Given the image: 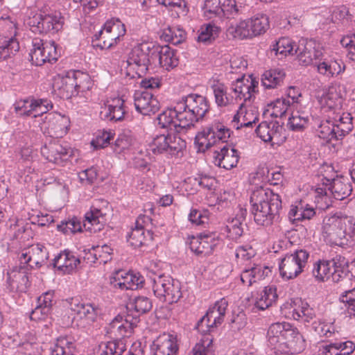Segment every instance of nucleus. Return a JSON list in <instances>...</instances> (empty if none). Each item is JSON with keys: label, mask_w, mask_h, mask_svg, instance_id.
<instances>
[{"label": "nucleus", "mask_w": 355, "mask_h": 355, "mask_svg": "<svg viewBox=\"0 0 355 355\" xmlns=\"http://www.w3.org/2000/svg\"><path fill=\"white\" fill-rule=\"evenodd\" d=\"M49 257L47 248L44 245L39 243L31 245L18 254L20 264H24L29 270L41 268L46 263Z\"/></svg>", "instance_id": "nucleus-15"}, {"label": "nucleus", "mask_w": 355, "mask_h": 355, "mask_svg": "<svg viewBox=\"0 0 355 355\" xmlns=\"http://www.w3.org/2000/svg\"><path fill=\"white\" fill-rule=\"evenodd\" d=\"M220 28L213 23L202 25L198 31L197 41L204 44L212 42L219 35Z\"/></svg>", "instance_id": "nucleus-57"}, {"label": "nucleus", "mask_w": 355, "mask_h": 355, "mask_svg": "<svg viewBox=\"0 0 355 355\" xmlns=\"http://www.w3.org/2000/svg\"><path fill=\"white\" fill-rule=\"evenodd\" d=\"M138 322L139 320L137 316L127 315L124 317L118 315L105 327V335L114 339L129 337Z\"/></svg>", "instance_id": "nucleus-14"}, {"label": "nucleus", "mask_w": 355, "mask_h": 355, "mask_svg": "<svg viewBox=\"0 0 355 355\" xmlns=\"http://www.w3.org/2000/svg\"><path fill=\"white\" fill-rule=\"evenodd\" d=\"M144 277L139 272L133 271H119L115 277V286L121 290H137L144 284Z\"/></svg>", "instance_id": "nucleus-33"}, {"label": "nucleus", "mask_w": 355, "mask_h": 355, "mask_svg": "<svg viewBox=\"0 0 355 355\" xmlns=\"http://www.w3.org/2000/svg\"><path fill=\"white\" fill-rule=\"evenodd\" d=\"M70 309L80 318H85L88 322L94 321L99 313L97 306L89 303H83L78 299H72Z\"/></svg>", "instance_id": "nucleus-42"}, {"label": "nucleus", "mask_w": 355, "mask_h": 355, "mask_svg": "<svg viewBox=\"0 0 355 355\" xmlns=\"http://www.w3.org/2000/svg\"><path fill=\"white\" fill-rule=\"evenodd\" d=\"M63 19L61 13L56 10H41L30 19L28 24L35 33H57L62 28Z\"/></svg>", "instance_id": "nucleus-9"}, {"label": "nucleus", "mask_w": 355, "mask_h": 355, "mask_svg": "<svg viewBox=\"0 0 355 355\" xmlns=\"http://www.w3.org/2000/svg\"><path fill=\"white\" fill-rule=\"evenodd\" d=\"M182 114L178 110V103L173 108L164 110L157 117L159 125L163 128L169 129V132H180L187 128L185 123L180 118Z\"/></svg>", "instance_id": "nucleus-31"}, {"label": "nucleus", "mask_w": 355, "mask_h": 355, "mask_svg": "<svg viewBox=\"0 0 355 355\" xmlns=\"http://www.w3.org/2000/svg\"><path fill=\"white\" fill-rule=\"evenodd\" d=\"M299 61L304 65H310L318 62L322 55V48L315 41L302 40L297 46L296 53Z\"/></svg>", "instance_id": "nucleus-28"}, {"label": "nucleus", "mask_w": 355, "mask_h": 355, "mask_svg": "<svg viewBox=\"0 0 355 355\" xmlns=\"http://www.w3.org/2000/svg\"><path fill=\"white\" fill-rule=\"evenodd\" d=\"M318 102L322 113L331 119L343 112V98L340 94L339 87L332 85L322 90L317 96Z\"/></svg>", "instance_id": "nucleus-11"}, {"label": "nucleus", "mask_w": 355, "mask_h": 355, "mask_svg": "<svg viewBox=\"0 0 355 355\" xmlns=\"http://www.w3.org/2000/svg\"><path fill=\"white\" fill-rule=\"evenodd\" d=\"M214 132L210 125L205 127L195 137V144L199 152H205L216 144Z\"/></svg>", "instance_id": "nucleus-53"}, {"label": "nucleus", "mask_w": 355, "mask_h": 355, "mask_svg": "<svg viewBox=\"0 0 355 355\" xmlns=\"http://www.w3.org/2000/svg\"><path fill=\"white\" fill-rule=\"evenodd\" d=\"M50 355H73L75 344L73 339L67 336H60L50 348Z\"/></svg>", "instance_id": "nucleus-54"}, {"label": "nucleus", "mask_w": 355, "mask_h": 355, "mask_svg": "<svg viewBox=\"0 0 355 355\" xmlns=\"http://www.w3.org/2000/svg\"><path fill=\"white\" fill-rule=\"evenodd\" d=\"M258 119V107L254 102L241 103L232 121V123L234 128L239 130L243 127H252L257 123Z\"/></svg>", "instance_id": "nucleus-26"}, {"label": "nucleus", "mask_w": 355, "mask_h": 355, "mask_svg": "<svg viewBox=\"0 0 355 355\" xmlns=\"http://www.w3.org/2000/svg\"><path fill=\"white\" fill-rule=\"evenodd\" d=\"M282 313L289 319L309 322L315 316L314 310L300 298L291 300L282 306Z\"/></svg>", "instance_id": "nucleus-20"}, {"label": "nucleus", "mask_w": 355, "mask_h": 355, "mask_svg": "<svg viewBox=\"0 0 355 355\" xmlns=\"http://www.w3.org/2000/svg\"><path fill=\"white\" fill-rule=\"evenodd\" d=\"M13 106L18 116H32L35 118L46 114L53 107L52 102L47 98H34L30 97L17 100Z\"/></svg>", "instance_id": "nucleus-13"}, {"label": "nucleus", "mask_w": 355, "mask_h": 355, "mask_svg": "<svg viewBox=\"0 0 355 355\" xmlns=\"http://www.w3.org/2000/svg\"><path fill=\"white\" fill-rule=\"evenodd\" d=\"M355 349V345L349 340L331 343L322 348L324 355H349Z\"/></svg>", "instance_id": "nucleus-55"}, {"label": "nucleus", "mask_w": 355, "mask_h": 355, "mask_svg": "<svg viewBox=\"0 0 355 355\" xmlns=\"http://www.w3.org/2000/svg\"><path fill=\"white\" fill-rule=\"evenodd\" d=\"M211 88L218 106L225 107L231 103L232 99L227 95V87L223 83L214 81Z\"/></svg>", "instance_id": "nucleus-64"}, {"label": "nucleus", "mask_w": 355, "mask_h": 355, "mask_svg": "<svg viewBox=\"0 0 355 355\" xmlns=\"http://www.w3.org/2000/svg\"><path fill=\"white\" fill-rule=\"evenodd\" d=\"M127 346L123 339L101 342L94 349V355H122Z\"/></svg>", "instance_id": "nucleus-43"}, {"label": "nucleus", "mask_w": 355, "mask_h": 355, "mask_svg": "<svg viewBox=\"0 0 355 355\" xmlns=\"http://www.w3.org/2000/svg\"><path fill=\"white\" fill-rule=\"evenodd\" d=\"M250 203L255 223L263 226L270 225L282 208L280 196L261 187L252 191Z\"/></svg>", "instance_id": "nucleus-1"}, {"label": "nucleus", "mask_w": 355, "mask_h": 355, "mask_svg": "<svg viewBox=\"0 0 355 355\" xmlns=\"http://www.w3.org/2000/svg\"><path fill=\"white\" fill-rule=\"evenodd\" d=\"M126 112L125 101L121 97H110L101 107L100 117L105 121H119L123 119Z\"/></svg>", "instance_id": "nucleus-25"}, {"label": "nucleus", "mask_w": 355, "mask_h": 355, "mask_svg": "<svg viewBox=\"0 0 355 355\" xmlns=\"http://www.w3.org/2000/svg\"><path fill=\"white\" fill-rule=\"evenodd\" d=\"M248 21L252 38L263 34L269 28V19L265 14H257Z\"/></svg>", "instance_id": "nucleus-56"}, {"label": "nucleus", "mask_w": 355, "mask_h": 355, "mask_svg": "<svg viewBox=\"0 0 355 355\" xmlns=\"http://www.w3.org/2000/svg\"><path fill=\"white\" fill-rule=\"evenodd\" d=\"M135 108L143 115H150L157 112L160 107L156 97L148 91H137L134 95Z\"/></svg>", "instance_id": "nucleus-30"}, {"label": "nucleus", "mask_w": 355, "mask_h": 355, "mask_svg": "<svg viewBox=\"0 0 355 355\" xmlns=\"http://www.w3.org/2000/svg\"><path fill=\"white\" fill-rule=\"evenodd\" d=\"M224 320V316L209 307L207 313L198 322L196 328L202 333L211 331L214 327L220 324Z\"/></svg>", "instance_id": "nucleus-45"}, {"label": "nucleus", "mask_w": 355, "mask_h": 355, "mask_svg": "<svg viewBox=\"0 0 355 355\" xmlns=\"http://www.w3.org/2000/svg\"><path fill=\"white\" fill-rule=\"evenodd\" d=\"M161 37L167 42L177 45L185 40L186 32L178 26H169L163 31Z\"/></svg>", "instance_id": "nucleus-62"}, {"label": "nucleus", "mask_w": 355, "mask_h": 355, "mask_svg": "<svg viewBox=\"0 0 355 355\" xmlns=\"http://www.w3.org/2000/svg\"><path fill=\"white\" fill-rule=\"evenodd\" d=\"M277 288L274 286H268L252 295V302L259 310L263 311L271 306L277 300Z\"/></svg>", "instance_id": "nucleus-35"}, {"label": "nucleus", "mask_w": 355, "mask_h": 355, "mask_svg": "<svg viewBox=\"0 0 355 355\" xmlns=\"http://www.w3.org/2000/svg\"><path fill=\"white\" fill-rule=\"evenodd\" d=\"M154 53H157L159 63L165 70L173 69L179 64V56L177 51L167 45L156 46Z\"/></svg>", "instance_id": "nucleus-38"}, {"label": "nucleus", "mask_w": 355, "mask_h": 355, "mask_svg": "<svg viewBox=\"0 0 355 355\" xmlns=\"http://www.w3.org/2000/svg\"><path fill=\"white\" fill-rule=\"evenodd\" d=\"M69 126L70 120L67 116L50 112L45 116L42 128L46 130L50 137L61 138L67 133Z\"/></svg>", "instance_id": "nucleus-23"}, {"label": "nucleus", "mask_w": 355, "mask_h": 355, "mask_svg": "<svg viewBox=\"0 0 355 355\" xmlns=\"http://www.w3.org/2000/svg\"><path fill=\"white\" fill-rule=\"evenodd\" d=\"M239 214L231 220H228L223 229V234L232 240L238 239L243 234L241 227L242 221L245 219L247 213L246 209H240Z\"/></svg>", "instance_id": "nucleus-47"}, {"label": "nucleus", "mask_w": 355, "mask_h": 355, "mask_svg": "<svg viewBox=\"0 0 355 355\" xmlns=\"http://www.w3.org/2000/svg\"><path fill=\"white\" fill-rule=\"evenodd\" d=\"M226 32L229 37L239 40L252 38L248 19L231 22Z\"/></svg>", "instance_id": "nucleus-44"}, {"label": "nucleus", "mask_w": 355, "mask_h": 355, "mask_svg": "<svg viewBox=\"0 0 355 355\" xmlns=\"http://www.w3.org/2000/svg\"><path fill=\"white\" fill-rule=\"evenodd\" d=\"M258 81L252 76L245 77L243 75L232 83L231 89L235 98L243 101L242 103L254 102L257 92Z\"/></svg>", "instance_id": "nucleus-19"}, {"label": "nucleus", "mask_w": 355, "mask_h": 355, "mask_svg": "<svg viewBox=\"0 0 355 355\" xmlns=\"http://www.w3.org/2000/svg\"><path fill=\"white\" fill-rule=\"evenodd\" d=\"M177 103L178 110L182 114L180 118L187 128L193 126L196 122L202 119L209 109L207 99L197 94L182 96Z\"/></svg>", "instance_id": "nucleus-3"}, {"label": "nucleus", "mask_w": 355, "mask_h": 355, "mask_svg": "<svg viewBox=\"0 0 355 355\" xmlns=\"http://www.w3.org/2000/svg\"><path fill=\"white\" fill-rule=\"evenodd\" d=\"M160 261L153 262L150 265V271L153 273L150 277L153 283V291L155 295L160 300L168 304L178 302L182 297L180 283L169 275L159 272L156 268Z\"/></svg>", "instance_id": "nucleus-2"}, {"label": "nucleus", "mask_w": 355, "mask_h": 355, "mask_svg": "<svg viewBox=\"0 0 355 355\" xmlns=\"http://www.w3.org/2000/svg\"><path fill=\"white\" fill-rule=\"evenodd\" d=\"M282 127L277 122H261L256 129L257 136L265 142L278 143L281 139Z\"/></svg>", "instance_id": "nucleus-37"}, {"label": "nucleus", "mask_w": 355, "mask_h": 355, "mask_svg": "<svg viewBox=\"0 0 355 355\" xmlns=\"http://www.w3.org/2000/svg\"><path fill=\"white\" fill-rule=\"evenodd\" d=\"M285 77V73L281 69L266 71L261 76V84L266 89H273L279 86Z\"/></svg>", "instance_id": "nucleus-59"}, {"label": "nucleus", "mask_w": 355, "mask_h": 355, "mask_svg": "<svg viewBox=\"0 0 355 355\" xmlns=\"http://www.w3.org/2000/svg\"><path fill=\"white\" fill-rule=\"evenodd\" d=\"M240 158L239 152L234 148L225 145L215 152L214 163L219 167L230 170L236 167Z\"/></svg>", "instance_id": "nucleus-34"}, {"label": "nucleus", "mask_w": 355, "mask_h": 355, "mask_svg": "<svg viewBox=\"0 0 355 355\" xmlns=\"http://www.w3.org/2000/svg\"><path fill=\"white\" fill-rule=\"evenodd\" d=\"M151 308L152 302L146 296H137L135 297L127 306V309L129 311L134 310L135 311V314L133 316H137L138 319L141 314L149 311Z\"/></svg>", "instance_id": "nucleus-63"}, {"label": "nucleus", "mask_w": 355, "mask_h": 355, "mask_svg": "<svg viewBox=\"0 0 355 355\" xmlns=\"http://www.w3.org/2000/svg\"><path fill=\"white\" fill-rule=\"evenodd\" d=\"M42 156L49 162L61 164L73 155V150L67 143L51 141L41 148Z\"/></svg>", "instance_id": "nucleus-21"}, {"label": "nucleus", "mask_w": 355, "mask_h": 355, "mask_svg": "<svg viewBox=\"0 0 355 355\" xmlns=\"http://www.w3.org/2000/svg\"><path fill=\"white\" fill-rule=\"evenodd\" d=\"M293 108L294 110L288 118L287 126L293 131H302L308 126L310 114L307 110L302 108V106Z\"/></svg>", "instance_id": "nucleus-40"}, {"label": "nucleus", "mask_w": 355, "mask_h": 355, "mask_svg": "<svg viewBox=\"0 0 355 355\" xmlns=\"http://www.w3.org/2000/svg\"><path fill=\"white\" fill-rule=\"evenodd\" d=\"M343 218L332 217L323 225L322 234L324 240L331 245H347V229L344 228Z\"/></svg>", "instance_id": "nucleus-17"}, {"label": "nucleus", "mask_w": 355, "mask_h": 355, "mask_svg": "<svg viewBox=\"0 0 355 355\" xmlns=\"http://www.w3.org/2000/svg\"><path fill=\"white\" fill-rule=\"evenodd\" d=\"M317 71L327 78H332L342 73L345 66L341 60H330L315 62Z\"/></svg>", "instance_id": "nucleus-46"}, {"label": "nucleus", "mask_w": 355, "mask_h": 355, "mask_svg": "<svg viewBox=\"0 0 355 355\" xmlns=\"http://www.w3.org/2000/svg\"><path fill=\"white\" fill-rule=\"evenodd\" d=\"M309 253L305 250H297L287 254L279 262L280 276L286 279H293L304 270L308 263Z\"/></svg>", "instance_id": "nucleus-6"}, {"label": "nucleus", "mask_w": 355, "mask_h": 355, "mask_svg": "<svg viewBox=\"0 0 355 355\" xmlns=\"http://www.w3.org/2000/svg\"><path fill=\"white\" fill-rule=\"evenodd\" d=\"M76 83L73 71H69L64 74H58L55 77L53 89L58 92L60 98L68 99L78 95Z\"/></svg>", "instance_id": "nucleus-27"}, {"label": "nucleus", "mask_w": 355, "mask_h": 355, "mask_svg": "<svg viewBox=\"0 0 355 355\" xmlns=\"http://www.w3.org/2000/svg\"><path fill=\"white\" fill-rule=\"evenodd\" d=\"M15 24L0 19V60L14 56L19 50V44L15 38Z\"/></svg>", "instance_id": "nucleus-12"}, {"label": "nucleus", "mask_w": 355, "mask_h": 355, "mask_svg": "<svg viewBox=\"0 0 355 355\" xmlns=\"http://www.w3.org/2000/svg\"><path fill=\"white\" fill-rule=\"evenodd\" d=\"M150 218L146 216H139L135 222V227L132 229L128 235V242L133 247L138 248L146 245L149 241L153 240V234L150 231L145 230V224L148 223Z\"/></svg>", "instance_id": "nucleus-29"}, {"label": "nucleus", "mask_w": 355, "mask_h": 355, "mask_svg": "<svg viewBox=\"0 0 355 355\" xmlns=\"http://www.w3.org/2000/svg\"><path fill=\"white\" fill-rule=\"evenodd\" d=\"M220 11L219 17H224L227 19H234L243 14V6L242 3H238L236 0H224Z\"/></svg>", "instance_id": "nucleus-61"}, {"label": "nucleus", "mask_w": 355, "mask_h": 355, "mask_svg": "<svg viewBox=\"0 0 355 355\" xmlns=\"http://www.w3.org/2000/svg\"><path fill=\"white\" fill-rule=\"evenodd\" d=\"M155 355H177L179 344L177 336L164 333L153 341L152 345Z\"/></svg>", "instance_id": "nucleus-32"}, {"label": "nucleus", "mask_w": 355, "mask_h": 355, "mask_svg": "<svg viewBox=\"0 0 355 355\" xmlns=\"http://www.w3.org/2000/svg\"><path fill=\"white\" fill-rule=\"evenodd\" d=\"M222 239L215 232L204 231L191 239L189 247L197 255L207 256L221 244Z\"/></svg>", "instance_id": "nucleus-16"}, {"label": "nucleus", "mask_w": 355, "mask_h": 355, "mask_svg": "<svg viewBox=\"0 0 355 355\" xmlns=\"http://www.w3.org/2000/svg\"><path fill=\"white\" fill-rule=\"evenodd\" d=\"M347 261L341 256H337L331 261L320 260L313 265V275L320 281L331 279L338 282L347 275Z\"/></svg>", "instance_id": "nucleus-5"}, {"label": "nucleus", "mask_w": 355, "mask_h": 355, "mask_svg": "<svg viewBox=\"0 0 355 355\" xmlns=\"http://www.w3.org/2000/svg\"><path fill=\"white\" fill-rule=\"evenodd\" d=\"M104 223V215L101 210L92 206L89 211L85 213L83 225L79 218L73 217L68 220L62 221L58 225V229L65 234L82 232L83 227L89 232H96L103 228Z\"/></svg>", "instance_id": "nucleus-4"}, {"label": "nucleus", "mask_w": 355, "mask_h": 355, "mask_svg": "<svg viewBox=\"0 0 355 355\" xmlns=\"http://www.w3.org/2000/svg\"><path fill=\"white\" fill-rule=\"evenodd\" d=\"M59 54L54 41H43L35 37L32 40V48L29 52V60L35 66H42L45 62H55Z\"/></svg>", "instance_id": "nucleus-10"}, {"label": "nucleus", "mask_w": 355, "mask_h": 355, "mask_svg": "<svg viewBox=\"0 0 355 355\" xmlns=\"http://www.w3.org/2000/svg\"><path fill=\"white\" fill-rule=\"evenodd\" d=\"M331 119L334 121L337 140L342 139L353 128L352 117L349 113L342 112L341 114L334 115Z\"/></svg>", "instance_id": "nucleus-49"}, {"label": "nucleus", "mask_w": 355, "mask_h": 355, "mask_svg": "<svg viewBox=\"0 0 355 355\" xmlns=\"http://www.w3.org/2000/svg\"><path fill=\"white\" fill-rule=\"evenodd\" d=\"M322 186L315 189L314 197L316 206L320 209H327L332 203L331 198L327 191V184L335 180L336 171L331 165L324 164L320 169Z\"/></svg>", "instance_id": "nucleus-18"}, {"label": "nucleus", "mask_w": 355, "mask_h": 355, "mask_svg": "<svg viewBox=\"0 0 355 355\" xmlns=\"http://www.w3.org/2000/svg\"><path fill=\"white\" fill-rule=\"evenodd\" d=\"M153 47L154 46L148 42L135 45L128 55L127 65L136 69L137 73L145 72L148 69L150 62L148 54Z\"/></svg>", "instance_id": "nucleus-22"}, {"label": "nucleus", "mask_w": 355, "mask_h": 355, "mask_svg": "<svg viewBox=\"0 0 355 355\" xmlns=\"http://www.w3.org/2000/svg\"><path fill=\"white\" fill-rule=\"evenodd\" d=\"M272 51L275 54L279 56V59H283L288 55H296L297 53V46L289 37H284L276 41L272 45Z\"/></svg>", "instance_id": "nucleus-51"}, {"label": "nucleus", "mask_w": 355, "mask_h": 355, "mask_svg": "<svg viewBox=\"0 0 355 355\" xmlns=\"http://www.w3.org/2000/svg\"><path fill=\"white\" fill-rule=\"evenodd\" d=\"M315 125L318 126L316 132L318 136L325 140L326 141H331L332 140H337L336 133L335 132L334 121L332 119H327L325 121H319V120H314Z\"/></svg>", "instance_id": "nucleus-58"}, {"label": "nucleus", "mask_w": 355, "mask_h": 355, "mask_svg": "<svg viewBox=\"0 0 355 355\" xmlns=\"http://www.w3.org/2000/svg\"><path fill=\"white\" fill-rule=\"evenodd\" d=\"M214 132L210 125L205 127L195 137V144L199 152H205L216 144Z\"/></svg>", "instance_id": "nucleus-52"}, {"label": "nucleus", "mask_w": 355, "mask_h": 355, "mask_svg": "<svg viewBox=\"0 0 355 355\" xmlns=\"http://www.w3.org/2000/svg\"><path fill=\"white\" fill-rule=\"evenodd\" d=\"M185 147V141L173 132L166 131L153 137L149 144L150 150L155 155L175 156Z\"/></svg>", "instance_id": "nucleus-8"}, {"label": "nucleus", "mask_w": 355, "mask_h": 355, "mask_svg": "<svg viewBox=\"0 0 355 355\" xmlns=\"http://www.w3.org/2000/svg\"><path fill=\"white\" fill-rule=\"evenodd\" d=\"M291 105V101L285 98H279L267 105L266 111L274 118H282L285 116Z\"/></svg>", "instance_id": "nucleus-60"}, {"label": "nucleus", "mask_w": 355, "mask_h": 355, "mask_svg": "<svg viewBox=\"0 0 355 355\" xmlns=\"http://www.w3.org/2000/svg\"><path fill=\"white\" fill-rule=\"evenodd\" d=\"M268 266L257 265L251 268L245 269L241 274V281L248 286H252L261 279H265L270 272Z\"/></svg>", "instance_id": "nucleus-41"}, {"label": "nucleus", "mask_w": 355, "mask_h": 355, "mask_svg": "<svg viewBox=\"0 0 355 355\" xmlns=\"http://www.w3.org/2000/svg\"><path fill=\"white\" fill-rule=\"evenodd\" d=\"M327 191L328 194L331 193L336 200H342L351 194L352 187L347 178L336 177L327 184Z\"/></svg>", "instance_id": "nucleus-39"}, {"label": "nucleus", "mask_w": 355, "mask_h": 355, "mask_svg": "<svg viewBox=\"0 0 355 355\" xmlns=\"http://www.w3.org/2000/svg\"><path fill=\"white\" fill-rule=\"evenodd\" d=\"M126 33L125 24L118 18L107 20L102 28L95 33L93 42L99 41L96 44L101 49H110L118 44L121 38Z\"/></svg>", "instance_id": "nucleus-7"}, {"label": "nucleus", "mask_w": 355, "mask_h": 355, "mask_svg": "<svg viewBox=\"0 0 355 355\" xmlns=\"http://www.w3.org/2000/svg\"><path fill=\"white\" fill-rule=\"evenodd\" d=\"M315 214V211L311 206L300 201L291 205L288 212V218L295 223L303 220H310Z\"/></svg>", "instance_id": "nucleus-48"}, {"label": "nucleus", "mask_w": 355, "mask_h": 355, "mask_svg": "<svg viewBox=\"0 0 355 355\" xmlns=\"http://www.w3.org/2000/svg\"><path fill=\"white\" fill-rule=\"evenodd\" d=\"M28 270L24 264L9 268L7 271L6 288L10 292H26L29 286Z\"/></svg>", "instance_id": "nucleus-24"}, {"label": "nucleus", "mask_w": 355, "mask_h": 355, "mask_svg": "<svg viewBox=\"0 0 355 355\" xmlns=\"http://www.w3.org/2000/svg\"><path fill=\"white\" fill-rule=\"evenodd\" d=\"M80 263V259L69 250L61 251L53 259V267L64 274L72 272Z\"/></svg>", "instance_id": "nucleus-36"}, {"label": "nucleus", "mask_w": 355, "mask_h": 355, "mask_svg": "<svg viewBox=\"0 0 355 355\" xmlns=\"http://www.w3.org/2000/svg\"><path fill=\"white\" fill-rule=\"evenodd\" d=\"M333 319L320 318L311 324L312 329L321 338H329L338 333Z\"/></svg>", "instance_id": "nucleus-50"}]
</instances>
